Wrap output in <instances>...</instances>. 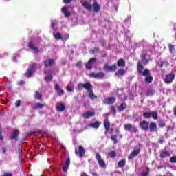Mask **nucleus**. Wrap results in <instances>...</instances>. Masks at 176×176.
Listing matches in <instances>:
<instances>
[{"label": "nucleus", "mask_w": 176, "mask_h": 176, "mask_svg": "<svg viewBox=\"0 0 176 176\" xmlns=\"http://www.w3.org/2000/svg\"><path fill=\"white\" fill-rule=\"evenodd\" d=\"M137 69L138 73L145 78L144 81L146 83H152L153 82V76L151 74V70L148 68L144 70V65H142V63L140 61L137 64Z\"/></svg>", "instance_id": "nucleus-1"}, {"label": "nucleus", "mask_w": 176, "mask_h": 176, "mask_svg": "<svg viewBox=\"0 0 176 176\" xmlns=\"http://www.w3.org/2000/svg\"><path fill=\"white\" fill-rule=\"evenodd\" d=\"M78 90H83V89H85V90H87L89 91L88 96L91 100H96L97 98V96L94 94L93 92V85H91V83L90 82H86L85 83L80 82L77 85Z\"/></svg>", "instance_id": "nucleus-2"}, {"label": "nucleus", "mask_w": 176, "mask_h": 176, "mask_svg": "<svg viewBox=\"0 0 176 176\" xmlns=\"http://www.w3.org/2000/svg\"><path fill=\"white\" fill-rule=\"evenodd\" d=\"M43 42V40L41 38H37L35 40H33L32 41H30L28 43V47L29 49H31V50H33L35 53H41L42 49L38 47V45H41V43Z\"/></svg>", "instance_id": "nucleus-3"}, {"label": "nucleus", "mask_w": 176, "mask_h": 176, "mask_svg": "<svg viewBox=\"0 0 176 176\" xmlns=\"http://www.w3.org/2000/svg\"><path fill=\"white\" fill-rule=\"evenodd\" d=\"M81 3L83 8H85V9H86L87 10L89 11L94 9V13H100V11L101 10V7L100 6V4L98 3V2L96 1H94L93 5L89 3V1H86L83 2L81 1Z\"/></svg>", "instance_id": "nucleus-4"}, {"label": "nucleus", "mask_w": 176, "mask_h": 176, "mask_svg": "<svg viewBox=\"0 0 176 176\" xmlns=\"http://www.w3.org/2000/svg\"><path fill=\"white\" fill-rule=\"evenodd\" d=\"M96 159L101 168H107V164L105 163V161L102 160V157H101L100 153H96Z\"/></svg>", "instance_id": "nucleus-5"}, {"label": "nucleus", "mask_w": 176, "mask_h": 176, "mask_svg": "<svg viewBox=\"0 0 176 176\" xmlns=\"http://www.w3.org/2000/svg\"><path fill=\"white\" fill-rule=\"evenodd\" d=\"M35 69H36V66L35 65H30L26 73L25 74V76H27V78H31V76L34 75Z\"/></svg>", "instance_id": "nucleus-6"}, {"label": "nucleus", "mask_w": 176, "mask_h": 176, "mask_svg": "<svg viewBox=\"0 0 176 176\" xmlns=\"http://www.w3.org/2000/svg\"><path fill=\"white\" fill-rule=\"evenodd\" d=\"M124 129L127 131H131V133H137L138 131V129H137V126H134L131 125V124H124Z\"/></svg>", "instance_id": "nucleus-7"}, {"label": "nucleus", "mask_w": 176, "mask_h": 176, "mask_svg": "<svg viewBox=\"0 0 176 176\" xmlns=\"http://www.w3.org/2000/svg\"><path fill=\"white\" fill-rule=\"evenodd\" d=\"M105 76V73L101 72L98 73H90L89 78H94V79H102Z\"/></svg>", "instance_id": "nucleus-8"}, {"label": "nucleus", "mask_w": 176, "mask_h": 176, "mask_svg": "<svg viewBox=\"0 0 176 176\" xmlns=\"http://www.w3.org/2000/svg\"><path fill=\"white\" fill-rule=\"evenodd\" d=\"M104 69L105 71H108L109 72H115V71L118 69V65L116 63H114L112 65L109 66L106 64L104 65Z\"/></svg>", "instance_id": "nucleus-9"}, {"label": "nucleus", "mask_w": 176, "mask_h": 176, "mask_svg": "<svg viewBox=\"0 0 176 176\" xmlns=\"http://www.w3.org/2000/svg\"><path fill=\"white\" fill-rule=\"evenodd\" d=\"M116 102V98L115 97H108L103 100V104L105 105H113Z\"/></svg>", "instance_id": "nucleus-10"}, {"label": "nucleus", "mask_w": 176, "mask_h": 176, "mask_svg": "<svg viewBox=\"0 0 176 176\" xmlns=\"http://www.w3.org/2000/svg\"><path fill=\"white\" fill-rule=\"evenodd\" d=\"M175 78V75L173 73H170L166 76L164 82L167 85H169L170 83H173V80H174Z\"/></svg>", "instance_id": "nucleus-11"}, {"label": "nucleus", "mask_w": 176, "mask_h": 176, "mask_svg": "<svg viewBox=\"0 0 176 176\" xmlns=\"http://www.w3.org/2000/svg\"><path fill=\"white\" fill-rule=\"evenodd\" d=\"M140 152H141V149L140 148L133 150L128 157L129 160H133L135 156H138L140 155Z\"/></svg>", "instance_id": "nucleus-12"}, {"label": "nucleus", "mask_w": 176, "mask_h": 176, "mask_svg": "<svg viewBox=\"0 0 176 176\" xmlns=\"http://www.w3.org/2000/svg\"><path fill=\"white\" fill-rule=\"evenodd\" d=\"M103 126L105 129V134L109 131V129H111V122H109V120L108 118H106L103 121Z\"/></svg>", "instance_id": "nucleus-13"}, {"label": "nucleus", "mask_w": 176, "mask_h": 176, "mask_svg": "<svg viewBox=\"0 0 176 176\" xmlns=\"http://www.w3.org/2000/svg\"><path fill=\"white\" fill-rule=\"evenodd\" d=\"M85 148H83V146H78V150L75 149V154L78 155L79 157H83V154L85 153Z\"/></svg>", "instance_id": "nucleus-14"}, {"label": "nucleus", "mask_w": 176, "mask_h": 176, "mask_svg": "<svg viewBox=\"0 0 176 176\" xmlns=\"http://www.w3.org/2000/svg\"><path fill=\"white\" fill-rule=\"evenodd\" d=\"M139 124L142 130H144L145 131H146V130L149 129V123H148L146 120L140 122Z\"/></svg>", "instance_id": "nucleus-15"}, {"label": "nucleus", "mask_w": 176, "mask_h": 176, "mask_svg": "<svg viewBox=\"0 0 176 176\" xmlns=\"http://www.w3.org/2000/svg\"><path fill=\"white\" fill-rule=\"evenodd\" d=\"M96 116L95 111H87L84 113H82V118L84 119H89V118H93V116Z\"/></svg>", "instance_id": "nucleus-16"}, {"label": "nucleus", "mask_w": 176, "mask_h": 176, "mask_svg": "<svg viewBox=\"0 0 176 176\" xmlns=\"http://www.w3.org/2000/svg\"><path fill=\"white\" fill-rule=\"evenodd\" d=\"M54 89L56 90V91H57V94L60 97L64 95V90H63L61 87H60V85L56 84L54 86Z\"/></svg>", "instance_id": "nucleus-17"}, {"label": "nucleus", "mask_w": 176, "mask_h": 176, "mask_svg": "<svg viewBox=\"0 0 176 176\" xmlns=\"http://www.w3.org/2000/svg\"><path fill=\"white\" fill-rule=\"evenodd\" d=\"M71 164V159H69V157H68L66 159V161L65 162V165L63 166V172L67 173L68 171V168H69V165Z\"/></svg>", "instance_id": "nucleus-18"}, {"label": "nucleus", "mask_w": 176, "mask_h": 176, "mask_svg": "<svg viewBox=\"0 0 176 176\" xmlns=\"http://www.w3.org/2000/svg\"><path fill=\"white\" fill-rule=\"evenodd\" d=\"M65 109H67V107L64 103H58L56 104V111H58V112H64Z\"/></svg>", "instance_id": "nucleus-19"}, {"label": "nucleus", "mask_w": 176, "mask_h": 176, "mask_svg": "<svg viewBox=\"0 0 176 176\" xmlns=\"http://www.w3.org/2000/svg\"><path fill=\"white\" fill-rule=\"evenodd\" d=\"M96 61V58H91L88 61L87 64L86 65V69L90 71V69H92L93 68V63Z\"/></svg>", "instance_id": "nucleus-20"}, {"label": "nucleus", "mask_w": 176, "mask_h": 176, "mask_svg": "<svg viewBox=\"0 0 176 176\" xmlns=\"http://www.w3.org/2000/svg\"><path fill=\"white\" fill-rule=\"evenodd\" d=\"M160 157L161 159H166V157H170V153L166 151L161 150L160 151Z\"/></svg>", "instance_id": "nucleus-21"}, {"label": "nucleus", "mask_w": 176, "mask_h": 176, "mask_svg": "<svg viewBox=\"0 0 176 176\" xmlns=\"http://www.w3.org/2000/svg\"><path fill=\"white\" fill-rule=\"evenodd\" d=\"M61 12L64 14L65 17H69L71 16V12L68 11V6H63L61 9Z\"/></svg>", "instance_id": "nucleus-22"}, {"label": "nucleus", "mask_w": 176, "mask_h": 176, "mask_svg": "<svg viewBox=\"0 0 176 176\" xmlns=\"http://www.w3.org/2000/svg\"><path fill=\"white\" fill-rule=\"evenodd\" d=\"M149 129L151 133H153V131H157V124H156V122H151L149 124Z\"/></svg>", "instance_id": "nucleus-23"}, {"label": "nucleus", "mask_w": 176, "mask_h": 176, "mask_svg": "<svg viewBox=\"0 0 176 176\" xmlns=\"http://www.w3.org/2000/svg\"><path fill=\"white\" fill-rule=\"evenodd\" d=\"M56 64L54 59H47L45 61V67H53Z\"/></svg>", "instance_id": "nucleus-24"}, {"label": "nucleus", "mask_w": 176, "mask_h": 176, "mask_svg": "<svg viewBox=\"0 0 176 176\" xmlns=\"http://www.w3.org/2000/svg\"><path fill=\"white\" fill-rule=\"evenodd\" d=\"M127 108V104L126 102L121 103L117 108L118 112H123L124 109Z\"/></svg>", "instance_id": "nucleus-25"}, {"label": "nucleus", "mask_w": 176, "mask_h": 176, "mask_svg": "<svg viewBox=\"0 0 176 176\" xmlns=\"http://www.w3.org/2000/svg\"><path fill=\"white\" fill-rule=\"evenodd\" d=\"M141 60H142V63L143 65H146L148 63H149V60L146 59V55L145 54H142L140 56Z\"/></svg>", "instance_id": "nucleus-26"}, {"label": "nucleus", "mask_w": 176, "mask_h": 176, "mask_svg": "<svg viewBox=\"0 0 176 176\" xmlns=\"http://www.w3.org/2000/svg\"><path fill=\"white\" fill-rule=\"evenodd\" d=\"M101 125V122L99 121H96L95 122L89 124V127H92V129H98Z\"/></svg>", "instance_id": "nucleus-27"}, {"label": "nucleus", "mask_w": 176, "mask_h": 176, "mask_svg": "<svg viewBox=\"0 0 176 176\" xmlns=\"http://www.w3.org/2000/svg\"><path fill=\"white\" fill-rule=\"evenodd\" d=\"M126 74V70L124 69H120L118 70L117 72H116L115 76H123Z\"/></svg>", "instance_id": "nucleus-28"}, {"label": "nucleus", "mask_w": 176, "mask_h": 176, "mask_svg": "<svg viewBox=\"0 0 176 176\" xmlns=\"http://www.w3.org/2000/svg\"><path fill=\"white\" fill-rule=\"evenodd\" d=\"M117 65L118 67L123 68L124 67H126V61L124 59H119L117 61Z\"/></svg>", "instance_id": "nucleus-29"}, {"label": "nucleus", "mask_w": 176, "mask_h": 176, "mask_svg": "<svg viewBox=\"0 0 176 176\" xmlns=\"http://www.w3.org/2000/svg\"><path fill=\"white\" fill-rule=\"evenodd\" d=\"M117 166L118 168H122L126 166V160L122 159L118 162Z\"/></svg>", "instance_id": "nucleus-30"}, {"label": "nucleus", "mask_w": 176, "mask_h": 176, "mask_svg": "<svg viewBox=\"0 0 176 176\" xmlns=\"http://www.w3.org/2000/svg\"><path fill=\"white\" fill-rule=\"evenodd\" d=\"M43 107H45V104L42 103H34L32 104V108H34V109H42Z\"/></svg>", "instance_id": "nucleus-31"}, {"label": "nucleus", "mask_w": 176, "mask_h": 176, "mask_svg": "<svg viewBox=\"0 0 176 176\" xmlns=\"http://www.w3.org/2000/svg\"><path fill=\"white\" fill-rule=\"evenodd\" d=\"M46 82H52L53 80V75H52V72H48L47 76H45Z\"/></svg>", "instance_id": "nucleus-32"}, {"label": "nucleus", "mask_w": 176, "mask_h": 176, "mask_svg": "<svg viewBox=\"0 0 176 176\" xmlns=\"http://www.w3.org/2000/svg\"><path fill=\"white\" fill-rule=\"evenodd\" d=\"M34 97L35 100H42V94L38 91H36Z\"/></svg>", "instance_id": "nucleus-33"}, {"label": "nucleus", "mask_w": 176, "mask_h": 176, "mask_svg": "<svg viewBox=\"0 0 176 176\" xmlns=\"http://www.w3.org/2000/svg\"><path fill=\"white\" fill-rule=\"evenodd\" d=\"M16 153L19 155V160H21V157H23V149L21 147H18Z\"/></svg>", "instance_id": "nucleus-34"}, {"label": "nucleus", "mask_w": 176, "mask_h": 176, "mask_svg": "<svg viewBox=\"0 0 176 176\" xmlns=\"http://www.w3.org/2000/svg\"><path fill=\"white\" fill-rule=\"evenodd\" d=\"M18 135H19V130H15L12 132L10 138L11 140H14L17 138Z\"/></svg>", "instance_id": "nucleus-35"}, {"label": "nucleus", "mask_w": 176, "mask_h": 176, "mask_svg": "<svg viewBox=\"0 0 176 176\" xmlns=\"http://www.w3.org/2000/svg\"><path fill=\"white\" fill-rule=\"evenodd\" d=\"M158 126L160 129H163V127H166V122L163 121V120H160L158 121Z\"/></svg>", "instance_id": "nucleus-36"}, {"label": "nucleus", "mask_w": 176, "mask_h": 176, "mask_svg": "<svg viewBox=\"0 0 176 176\" xmlns=\"http://www.w3.org/2000/svg\"><path fill=\"white\" fill-rule=\"evenodd\" d=\"M155 94V91L153 89H148L146 92V96L148 97H152Z\"/></svg>", "instance_id": "nucleus-37"}, {"label": "nucleus", "mask_w": 176, "mask_h": 176, "mask_svg": "<svg viewBox=\"0 0 176 176\" xmlns=\"http://www.w3.org/2000/svg\"><path fill=\"white\" fill-rule=\"evenodd\" d=\"M143 118H144V119H151V111L144 112L143 113Z\"/></svg>", "instance_id": "nucleus-38"}, {"label": "nucleus", "mask_w": 176, "mask_h": 176, "mask_svg": "<svg viewBox=\"0 0 176 176\" xmlns=\"http://www.w3.org/2000/svg\"><path fill=\"white\" fill-rule=\"evenodd\" d=\"M55 39L57 41H60V39H63V35H61V33L57 32L54 35Z\"/></svg>", "instance_id": "nucleus-39"}, {"label": "nucleus", "mask_w": 176, "mask_h": 176, "mask_svg": "<svg viewBox=\"0 0 176 176\" xmlns=\"http://www.w3.org/2000/svg\"><path fill=\"white\" fill-rule=\"evenodd\" d=\"M116 152L115 151H112L109 153V157H111V159H114V157H116Z\"/></svg>", "instance_id": "nucleus-40"}, {"label": "nucleus", "mask_w": 176, "mask_h": 176, "mask_svg": "<svg viewBox=\"0 0 176 176\" xmlns=\"http://www.w3.org/2000/svg\"><path fill=\"white\" fill-rule=\"evenodd\" d=\"M152 117L154 120H156V119H157V111H151V118Z\"/></svg>", "instance_id": "nucleus-41"}, {"label": "nucleus", "mask_w": 176, "mask_h": 176, "mask_svg": "<svg viewBox=\"0 0 176 176\" xmlns=\"http://www.w3.org/2000/svg\"><path fill=\"white\" fill-rule=\"evenodd\" d=\"M111 140L113 141L114 144H118V135H111Z\"/></svg>", "instance_id": "nucleus-42"}, {"label": "nucleus", "mask_w": 176, "mask_h": 176, "mask_svg": "<svg viewBox=\"0 0 176 176\" xmlns=\"http://www.w3.org/2000/svg\"><path fill=\"white\" fill-rule=\"evenodd\" d=\"M66 90H67V91H68L69 93H74V87L67 86V87H66Z\"/></svg>", "instance_id": "nucleus-43"}, {"label": "nucleus", "mask_w": 176, "mask_h": 176, "mask_svg": "<svg viewBox=\"0 0 176 176\" xmlns=\"http://www.w3.org/2000/svg\"><path fill=\"white\" fill-rule=\"evenodd\" d=\"M99 52H100V49L98 47H95L91 50V53H92V54H96V53H98Z\"/></svg>", "instance_id": "nucleus-44"}, {"label": "nucleus", "mask_w": 176, "mask_h": 176, "mask_svg": "<svg viewBox=\"0 0 176 176\" xmlns=\"http://www.w3.org/2000/svg\"><path fill=\"white\" fill-rule=\"evenodd\" d=\"M174 50H175L174 45H169V52H170V53H174Z\"/></svg>", "instance_id": "nucleus-45"}, {"label": "nucleus", "mask_w": 176, "mask_h": 176, "mask_svg": "<svg viewBox=\"0 0 176 176\" xmlns=\"http://www.w3.org/2000/svg\"><path fill=\"white\" fill-rule=\"evenodd\" d=\"M170 163H176V156H173L170 158Z\"/></svg>", "instance_id": "nucleus-46"}, {"label": "nucleus", "mask_w": 176, "mask_h": 176, "mask_svg": "<svg viewBox=\"0 0 176 176\" xmlns=\"http://www.w3.org/2000/svg\"><path fill=\"white\" fill-rule=\"evenodd\" d=\"M111 113L116 115V107L115 106H111Z\"/></svg>", "instance_id": "nucleus-47"}, {"label": "nucleus", "mask_w": 176, "mask_h": 176, "mask_svg": "<svg viewBox=\"0 0 176 176\" xmlns=\"http://www.w3.org/2000/svg\"><path fill=\"white\" fill-rule=\"evenodd\" d=\"M21 104V101L20 100H18L15 103V107H16V108H19V107H20Z\"/></svg>", "instance_id": "nucleus-48"}, {"label": "nucleus", "mask_w": 176, "mask_h": 176, "mask_svg": "<svg viewBox=\"0 0 176 176\" xmlns=\"http://www.w3.org/2000/svg\"><path fill=\"white\" fill-rule=\"evenodd\" d=\"M0 141H3V135H2V128L0 126Z\"/></svg>", "instance_id": "nucleus-49"}, {"label": "nucleus", "mask_w": 176, "mask_h": 176, "mask_svg": "<svg viewBox=\"0 0 176 176\" xmlns=\"http://www.w3.org/2000/svg\"><path fill=\"white\" fill-rule=\"evenodd\" d=\"M141 176H149V174L146 172H142Z\"/></svg>", "instance_id": "nucleus-50"}, {"label": "nucleus", "mask_w": 176, "mask_h": 176, "mask_svg": "<svg viewBox=\"0 0 176 176\" xmlns=\"http://www.w3.org/2000/svg\"><path fill=\"white\" fill-rule=\"evenodd\" d=\"M2 153L5 155L6 153V148L5 147L1 148Z\"/></svg>", "instance_id": "nucleus-51"}, {"label": "nucleus", "mask_w": 176, "mask_h": 176, "mask_svg": "<svg viewBox=\"0 0 176 176\" xmlns=\"http://www.w3.org/2000/svg\"><path fill=\"white\" fill-rule=\"evenodd\" d=\"M80 176H89V175H87V173H86L85 172H82Z\"/></svg>", "instance_id": "nucleus-52"}, {"label": "nucleus", "mask_w": 176, "mask_h": 176, "mask_svg": "<svg viewBox=\"0 0 176 176\" xmlns=\"http://www.w3.org/2000/svg\"><path fill=\"white\" fill-rule=\"evenodd\" d=\"M12 61H14V63H16V60H17V56H14L13 57H12Z\"/></svg>", "instance_id": "nucleus-53"}, {"label": "nucleus", "mask_w": 176, "mask_h": 176, "mask_svg": "<svg viewBox=\"0 0 176 176\" xmlns=\"http://www.w3.org/2000/svg\"><path fill=\"white\" fill-rule=\"evenodd\" d=\"M159 144H163V142H164V140L163 139H160L158 141Z\"/></svg>", "instance_id": "nucleus-54"}, {"label": "nucleus", "mask_w": 176, "mask_h": 176, "mask_svg": "<svg viewBox=\"0 0 176 176\" xmlns=\"http://www.w3.org/2000/svg\"><path fill=\"white\" fill-rule=\"evenodd\" d=\"M163 65H164V62H162V63L159 65L160 68H162V67H163Z\"/></svg>", "instance_id": "nucleus-55"}, {"label": "nucleus", "mask_w": 176, "mask_h": 176, "mask_svg": "<svg viewBox=\"0 0 176 176\" xmlns=\"http://www.w3.org/2000/svg\"><path fill=\"white\" fill-rule=\"evenodd\" d=\"M146 173H148V174H149V173H151V169L149 168V167H147L146 168Z\"/></svg>", "instance_id": "nucleus-56"}, {"label": "nucleus", "mask_w": 176, "mask_h": 176, "mask_svg": "<svg viewBox=\"0 0 176 176\" xmlns=\"http://www.w3.org/2000/svg\"><path fill=\"white\" fill-rule=\"evenodd\" d=\"M92 176H98V173H97L96 172H93Z\"/></svg>", "instance_id": "nucleus-57"}, {"label": "nucleus", "mask_w": 176, "mask_h": 176, "mask_svg": "<svg viewBox=\"0 0 176 176\" xmlns=\"http://www.w3.org/2000/svg\"><path fill=\"white\" fill-rule=\"evenodd\" d=\"M82 65V62H78L76 63V67H80Z\"/></svg>", "instance_id": "nucleus-58"}, {"label": "nucleus", "mask_w": 176, "mask_h": 176, "mask_svg": "<svg viewBox=\"0 0 176 176\" xmlns=\"http://www.w3.org/2000/svg\"><path fill=\"white\" fill-rule=\"evenodd\" d=\"M116 134H119V133H120V131L119 130V129H116Z\"/></svg>", "instance_id": "nucleus-59"}, {"label": "nucleus", "mask_w": 176, "mask_h": 176, "mask_svg": "<svg viewBox=\"0 0 176 176\" xmlns=\"http://www.w3.org/2000/svg\"><path fill=\"white\" fill-rule=\"evenodd\" d=\"M173 115L176 116V107L173 109Z\"/></svg>", "instance_id": "nucleus-60"}, {"label": "nucleus", "mask_w": 176, "mask_h": 176, "mask_svg": "<svg viewBox=\"0 0 176 176\" xmlns=\"http://www.w3.org/2000/svg\"><path fill=\"white\" fill-rule=\"evenodd\" d=\"M113 133V129H110V134H112Z\"/></svg>", "instance_id": "nucleus-61"}, {"label": "nucleus", "mask_w": 176, "mask_h": 176, "mask_svg": "<svg viewBox=\"0 0 176 176\" xmlns=\"http://www.w3.org/2000/svg\"><path fill=\"white\" fill-rule=\"evenodd\" d=\"M168 130H170V126H167L166 128V131H168Z\"/></svg>", "instance_id": "nucleus-62"}, {"label": "nucleus", "mask_w": 176, "mask_h": 176, "mask_svg": "<svg viewBox=\"0 0 176 176\" xmlns=\"http://www.w3.org/2000/svg\"><path fill=\"white\" fill-rule=\"evenodd\" d=\"M52 27H54V22H52Z\"/></svg>", "instance_id": "nucleus-63"}, {"label": "nucleus", "mask_w": 176, "mask_h": 176, "mask_svg": "<svg viewBox=\"0 0 176 176\" xmlns=\"http://www.w3.org/2000/svg\"><path fill=\"white\" fill-rule=\"evenodd\" d=\"M68 38H69V34H67V39H68Z\"/></svg>", "instance_id": "nucleus-64"}]
</instances>
